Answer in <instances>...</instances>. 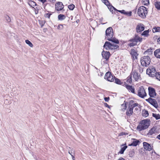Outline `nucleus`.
Instances as JSON below:
<instances>
[{
  "label": "nucleus",
  "instance_id": "1",
  "mask_svg": "<svg viewBox=\"0 0 160 160\" xmlns=\"http://www.w3.org/2000/svg\"><path fill=\"white\" fill-rule=\"evenodd\" d=\"M151 122L150 120L146 119L141 120L137 127V129L139 131H141L148 128L150 126Z\"/></svg>",
  "mask_w": 160,
  "mask_h": 160
},
{
  "label": "nucleus",
  "instance_id": "2",
  "mask_svg": "<svg viewBox=\"0 0 160 160\" xmlns=\"http://www.w3.org/2000/svg\"><path fill=\"white\" fill-rule=\"evenodd\" d=\"M142 41V38L139 37L138 34H135L132 38H131L128 41V42H132L129 43L128 45L130 47H133L136 45L138 42H141Z\"/></svg>",
  "mask_w": 160,
  "mask_h": 160
},
{
  "label": "nucleus",
  "instance_id": "3",
  "mask_svg": "<svg viewBox=\"0 0 160 160\" xmlns=\"http://www.w3.org/2000/svg\"><path fill=\"white\" fill-rule=\"evenodd\" d=\"M148 8L145 6H140L138 9V15L142 18L144 19L146 18V15L148 13Z\"/></svg>",
  "mask_w": 160,
  "mask_h": 160
},
{
  "label": "nucleus",
  "instance_id": "4",
  "mask_svg": "<svg viewBox=\"0 0 160 160\" xmlns=\"http://www.w3.org/2000/svg\"><path fill=\"white\" fill-rule=\"evenodd\" d=\"M151 62V59L148 56L142 57L140 59L141 64L143 67L148 66L150 64Z\"/></svg>",
  "mask_w": 160,
  "mask_h": 160
},
{
  "label": "nucleus",
  "instance_id": "5",
  "mask_svg": "<svg viewBox=\"0 0 160 160\" xmlns=\"http://www.w3.org/2000/svg\"><path fill=\"white\" fill-rule=\"evenodd\" d=\"M158 72L156 71V70L155 68L152 66H150L146 70V73L149 76L154 78L155 77L156 73Z\"/></svg>",
  "mask_w": 160,
  "mask_h": 160
},
{
  "label": "nucleus",
  "instance_id": "6",
  "mask_svg": "<svg viewBox=\"0 0 160 160\" xmlns=\"http://www.w3.org/2000/svg\"><path fill=\"white\" fill-rule=\"evenodd\" d=\"M147 93L145 90L143 86L139 87L137 95L140 98H142L147 96Z\"/></svg>",
  "mask_w": 160,
  "mask_h": 160
},
{
  "label": "nucleus",
  "instance_id": "7",
  "mask_svg": "<svg viewBox=\"0 0 160 160\" xmlns=\"http://www.w3.org/2000/svg\"><path fill=\"white\" fill-rule=\"evenodd\" d=\"M113 76L114 75L111 72L108 71L105 73L104 78L108 81L113 82Z\"/></svg>",
  "mask_w": 160,
  "mask_h": 160
},
{
  "label": "nucleus",
  "instance_id": "8",
  "mask_svg": "<svg viewBox=\"0 0 160 160\" xmlns=\"http://www.w3.org/2000/svg\"><path fill=\"white\" fill-rule=\"evenodd\" d=\"M64 6L62 3L60 2H57L55 5V9L57 11H61L64 12L65 10L63 9Z\"/></svg>",
  "mask_w": 160,
  "mask_h": 160
},
{
  "label": "nucleus",
  "instance_id": "9",
  "mask_svg": "<svg viewBox=\"0 0 160 160\" xmlns=\"http://www.w3.org/2000/svg\"><path fill=\"white\" fill-rule=\"evenodd\" d=\"M148 94L150 98H154L157 95V93L154 88L149 87L148 88Z\"/></svg>",
  "mask_w": 160,
  "mask_h": 160
},
{
  "label": "nucleus",
  "instance_id": "10",
  "mask_svg": "<svg viewBox=\"0 0 160 160\" xmlns=\"http://www.w3.org/2000/svg\"><path fill=\"white\" fill-rule=\"evenodd\" d=\"M101 55L102 58L105 59L106 61H108L111 56L109 51H105L104 50L102 52Z\"/></svg>",
  "mask_w": 160,
  "mask_h": 160
},
{
  "label": "nucleus",
  "instance_id": "11",
  "mask_svg": "<svg viewBox=\"0 0 160 160\" xmlns=\"http://www.w3.org/2000/svg\"><path fill=\"white\" fill-rule=\"evenodd\" d=\"M145 28V27L143 24L138 23L136 26V32L138 33H141L144 30Z\"/></svg>",
  "mask_w": 160,
  "mask_h": 160
},
{
  "label": "nucleus",
  "instance_id": "12",
  "mask_svg": "<svg viewBox=\"0 0 160 160\" xmlns=\"http://www.w3.org/2000/svg\"><path fill=\"white\" fill-rule=\"evenodd\" d=\"M112 35H113V29L112 27H109L106 30V37L107 36V37H111Z\"/></svg>",
  "mask_w": 160,
  "mask_h": 160
},
{
  "label": "nucleus",
  "instance_id": "13",
  "mask_svg": "<svg viewBox=\"0 0 160 160\" xmlns=\"http://www.w3.org/2000/svg\"><path fill=\"white\" fill-rule=\"evenodd\" d=\"M158 126H153L149 131L147 135L148 136L152 135L155 133H158V131L157 130Z\"/></svg>",
  "mask_w": 160,
  "mask_h": 160
},
{
  "label": "nucleus",
  "instance_id": "14",
  "mask_svg": "<svg viewBox=\"0 0 160 160\" xmlns=\"http://www.w3.org/2000/svg\"><path fill=\"white\" fill-rule=\"evenodd\" d=\"M113 35H112L111 38L105 37V39H106L109 41L112 42L116 44H119V42L118 40L115 37H113Z\"/></svg>",
  "mask_w": 160,
  "mask_h": 160
},
{
  "label": "nucleus",
  "instance_id": "15",
  "mask_svg": "<svg viewBox=\"0 0 160 160\" xmlns=\"http://www.w3.org/2000/svg\"><path fill=\"white\" fill-rule=\"evenodd\" d=\"M123 86L125 87L129 91H130L131 92L135 94V89L132 86L129 85L126 83L125 82H124V85H122Z\"/></svg>",
  "mask_w": 160,
  "mask_h": 160
},
{
  "label": "nucleus",
  "instance_id": "16",
  "mask_svg": "<svg viewBox=\"0 0 160 160\" xmlns=\"http://www.w3.org/2000/svg\"><path fill=\"white\" fill-rule=\"evenodd\" d=\"M132 140H133V141L131 143L128 144V146H133L136 147L137 145H139V143H140V141L139 140L137 139L136 138H132Z\"/></svg>",
  "mask_w": 160,
  "mask_h": 160
},
{
  "label": "nucleus",
  "instance_id": "17",
  "mask_svg": "<svg viewBox=\"0 0 160 160\" xmlns=\"http://www.w3.org/2000/svg\"><path fill=\"white\" fill-rule=\"evenodd\" d=\"M143 145L144 148L147 151H150L152 150V148L151 145L148 143L146 142H143Z\"/></svg>",
  "mask_w": 160,
  "mask_h": 160
},
{
  "label": "nucleus",
  "instance_id": "18",
  "mask_svg": "<svg viewBox=\"0 0 160 160\" xmlns=\"http://www.w3.org/2000/svg\"><path fill=\"white\" fill-rule=\"evenodd\" d=\"M126 144H123L121 145V148L120 151L118 152V155L119 154H122L124 153V151L127 148L128 146L126 145Z\"/></svg>",
  "mask_w": 160,
  "mask_h": 160
},
{
  "label": "nucleus",
  "instance_id": "19",
  "mask_svg": "<svg viewBox=\"0 0 160 160\" xmlns=\"http://www.w3.org/2000/svg\"><path fill=\"white\" fill-rule=\"evenodd\" d=\"M108 9L110 11L112 12V14H115L116 13L115 11H116V13H117L118 9L112 6L111 4H110L109 5L108 7Z\"/></svg>",
  "mask_w": 160,
  "mask_h": 160
},
{
  "label": "nucleus",
  "instance_id": "20",
  "mask_svg": "<svg viewBox=\"0 0 160 160\" xmlns=\"http://www.w3.org/2000/svg\"><path fill=\"white\" fill-rule=\"evenodd\" d=\"M133 74V77L136 81H138V80L141 78L140 75L138 74L137 72H132Z\"/></svg>",
  "mask_w": 160,
  "mask_h": 160
},
{
  "label": "nucleus",
  "instance_id": "21",
  "mask_svg": "<svg viewBox=\"0 0 160 160\" xmlns=\"http://www.w3.org/2000/svg\"><path fill=\"white\" fill-rule=\"evenodd\" d=\"M150 104L154 107L155 108H157L158 107V103L156 99L153 98Z\"/></svg>",
  "mask_w": 160,
  "mask_h": 160
},
{
  "label": "nucleus",
  "instance_id": "22",
  "mask_svg": "<svg viewBox=\"0 0 160 160\" xmlns=\"http://www.w3.org/2000/svg\"><path fill=\"white\" fill-rule=\"evenodd\" d=\"M114 76V78H113L114 81V82L115 83H116V84H118V85H122L123 83V82L121 81V80L117 78L114 76Z\"/></svg>",
  "mask_w": 160,
  "mask_h": 160
},
{
  "label": "nucleus",
  "instance_id": "23",
  "mask_svg": "<svg viewBox=\"0 0 160 160\" xmlns=\"http://www.w3.org/2000/svg\"><path fill=\"white\" fill-rule=\"evenodd\" d=\"M112 43L110 42H109L106 41L104 43L103 47H107L109 50H111L112 48Z\"/></svg>",
  "mask_w": 160,
  "mask_h": 160
},
{
  "label": "nucleus",
  "instance_id": "24",
  "mask_svg": "<svg viewBox=\"0 0 160 160\" xmlns=\"http://www.w3.org/2000/svg\"><path fill=\"white\" fill-rule=\"evenodd\" d=\"M28 3L30 7L32 8H34V6L38 5L35 2L32 0H28Z\"/></svg>",
  "mask_w": 160,
  "mask_h": 160
},
{
  "label": "nucleus",
  "instance_id": "25",
  "mask_svg": "<svg viewBox=\"0 0 160 160\" xmlns=\"http://www.w3.org/2000/svg\"><path fill=\"white\" fill-rule=\"evenodd\" d=\"M142 115L143 117L145 118L147 117L149 115V113L148 111L145 109L142 110Z\"/></svg>",
  "mask_w": 160,
  "mask_h": 160
},
{
  "label": "nucleus",
  "instance_id": "26",
  "mask_svg": "<svg viewBox=\"0 0 160 160\" xmlns=\"http://www.w3.org/2000/svg\"><path fill=\"white\" fill-rule=\"evenodd\" d=\"M130 54L133 57V59H134V57L135 56H138V54L137 53V52L136 51V50L134 49H131V50Z\"/></svg>",
  "mask_w": 160,
  "mask_h": 160
},
{
  "label": "nucleus",
  "instance_id": "27",
  "mask_svg": "<svg viewBox=\"0 0 160 160\" xmlns=\"http://www.w3.org/2000/svg\"><path fill=\"white\" fill-rule=\"evenodd\" d=\"M133 113V110L128 108L127 109V111L126 112V114L127 115V118H128V117H130V116H131L132 114Z\"/></svg>",
  "mask_w": 160,
  "mask_h": 160
},
{
  "label": "nucleus",
  "instance_id": "28",
  "mask_svg": "<svg viewBox=\"0 0 160 160\" xmlns=\"http://www.w3.org/2000/svg\"><path fill=\"white\" fill-rule=\"evenodd\" d=\"M149 29L144 31L141 33V35L145 37H148L149 36Z\"/></svg>",
  "mask_w": 160,
  "mask_h": 160
},
{
  "label": "nucleus",
  "instance_id": "29",
  "mask_svg": "<svg viewBox=\"0 0 160 160\" xmlns=\"http://www.w3.org/2000/svg\"><path fill=\"white\" fill-rule=\"evenodd\" d=\"M118 155L117 154H114L113 153H109L108 156V159H115V157Z\"/></svg>",
  "mask_w": 160,
  "mask_h": 160
},
{
  "label": "nucleus",
  "instance_id": "30",
  "mask_svg": "<svg viewBox=\"0 0 160 160\" xmlns=\"http://www.w3.org/2000/svg\"><path fill=\"white\" fill-rule=\"evenodd\" d=\"M153 49H152V48H149L145 51L144 52L143 54H145L147 53H148L149 55H152V50Z\"/></svg>",
  "mask_w": 160,
  "mask_h": 160
},
{
  "label": "nucleus",
  "instance_id": "31",
  "mask_svg": "<svg viewBox=\"0 0 160 160\" xmlns=\"http://www.w3.org/2000/svg\"><path fill=\"white\" fill-rule=\"evenodd\" d=\"M132 72L130 75L127 78V82L131 84L132 82Z\"/></svg>",
  "mask_w": 160,
  "mask_h": 160
},
{
  "label": "nucleus",
  "instance_id": "32",
  "mask_svg": "<svg viewBox=\"0 0 160 160\" xmlns=\"http://www.w3.org/2000/svg\"><path fill=\"white\" fill-rule=\"evenodd\" d=\"M66 18L65 16L62 14H60L58 16V19L59 20L62 21Z\"/></svg>",
  "mask_w": 160,
  "mask_h": 160
},
{
  "label": "nucleus",
  "instance_id": "33",
  "mask_svg": "<svg viewBox=\"0 0 160 160\" xmlns=\"http://www.w3.org/2000/svg\"><path fill=\"white\" fill-rule=\"evenodd\" d=\"M152 31L153 33L160 32V27H153L152 28Z\"/></svg>",
  "mask_w": 160,
  "mask_h": 160
},
{
  "label": "nucleus",
  "instance_id": "34",
  "mask_svg": "<svg viewBox=\"0 0 160 160\" xmlns=\"http://www.w3.org/2000/svg\"><path fill=\"white\" fill-rule=\"evenodd\" d=\"M154 5L155 7L158 10H160V2H155Z\"/></svg>",
  "mask_w": 160,
  "mask_h": 160
},
{
  "label": "nucleus",
  "instance_id": "35",
  "mask_svg": "<svg viewBox=\"0 0 160 160\" xmlns=\"http://www.w3.org/2000/svg\"><path fill=\"white\" fill-rule=\"evenodd\" d=\"M152 116L156 120L160 119V115L159 114H156L153 113H152Z\"/></svg>",
  "mask_w": 160,
  "mask_h": 160
},
{
  "label": "nucleus",
  "instance_id": "36",
  "mask_svg": "<svg viewBox=\"0 0 160 160\" xmlns=\"http://www.w3.org/2000/svg\"><path fill=\"white\" fill-rule=\"evenodd\" d=\"M73 152H74V151L72 150H69V151H68V153L71 156L72 158V160H75V158L74 157V153Z\"/></svg>",
  "mask_w": 160,
  "mask_h": 160
},
{
  "label": "nucleus",
  "instance_id": "37",
  "mask_svg": "<svg viewBox=\"0 0 160 160\" xmlns=\"http://www.w3.org/2000/svg\"><path fill=\"white\" fill-rule=\"evenodd\" d=\"M119 46L117 44H115L112 43V48L111 50H115L118 48Z\"/></svg>",
  "mask_w": 160,
  "mask_h": 160
},
{
  "label": "nucleus",
  "instance_id": "38",
  "mask_svg": "<svg viewBox=\"0 0 160 160\" xmlns=\"http://www.w3.org/2000/svg\"><path fill=\"white\" fill-rule=\"evenodd\" d=\"M102 2L103 3L106 5L108 8L110 4L109 1L108 0H101Z\"/></svg>",
  "mask_w": 160,
  "mask_h": 160
},
{
  "label": "nucleus",
  "instance_id": "39",
  "mask_svg": "<svg viewBox=\"0 0 160 160\" xmlns=\"http://www.w3.org/2000/svg\"><path fill=\"white\" fill-rule=\"evenodd\" d=\"M142 3L144 5L148 6L149 4V0H142Z\"/></svg>",
  "mask_w": 160,
  "mask_h": 160
},
{
  "label": "nucleus",
  "instance_id": "40",
  "mask_svg": "<svg viewBox=\"0 0 160 160\" xmlns=\"http://www.w3.org/2000/svg\"><path fill=\"white\" fill-rule=\"evenodd\" d=\"M75 7V6L73 4H71L69 5L68 6V8L70 10H73Z\"/></svg>",
  "mask_w": 160,
  "mask_h": 160
},
{
  "label": "nucleus",
  "instance_id": "41",
  "mask_svg": "<svg viewBox=\"0 0 160 160\" xmlns=\"http://www.w3.org/2000/svg\"><path fill=\"white\" fill-rule=\"evenodd\" d=\"M47 12H51V13H46L44 14V16L45 18H50L51 15H52V13L53 12H49V11H48Z\"/></svg>",
  "mask_w": 160,
  "mask_h": 160
},
{
  "label": "nucleus",
  "instance_id": "42",
  "mask_svg": "<svg viewBox=\"0 0 160 160\" xmlns=\"http://www.w3.org/2000/svg\"><path fill=\"white\" fill-rule=\"evenodd\" d=\"M25 42L26 44H28L30 47H32L33 46V45L32 43L29 41L27 39L25 40Z\"/></svg>",
  "mask_w": 160,
  "mask_h": 160
},
{
  "label": "nucleus",
  "instance_id": "43",
  "mask_svg": "<svg viewBox=\"0 0 160 160\" xmlns=\"http://www.w3.org/2000/svg\"><path fill=\"white\" fill-rule=\"evenodd\" d=\"M4 18L8 22H10L11 21V19L10 17L7 15H5L4 16Z\"/></svg>",
  "mask_w": 160,
  "mask_h": 160
},
{
  "label": "nucleus",
  "instance_id": "44",
  "mask_svg": "<svg viewBox=\"0 0 160 160\" xmlns=\"http://www.w3.org/2000/svg\"><path fill=\"white\" fill-rule=\"evenodd\" d=\"M135 152L134 151V150H131L129 152V157L131 158L134 155Z\"/></svg>",
  "mask_w": 160,
  "mask_h": 160
},
{
  "label": "nucleus",
  "instance_id": "45",
  "mask_svg": "<svg viewBox=\"0 0 160 160\" xmlns=\"http://www.w3.org/2000/svg\"><path fill=\"white\" fill-rule=\"evenodd\" d=\"M132 12L131 11L129 12H126L124 10V12L123 14L128 16H131L132 15Z\"/></svg>",
  "mask_w": 160,
  "mask_h": 160
},
{
  "label": "nucleus",
  "instance_id": "46",
  "mask_svg": "<svg viewBox=\"0 0 160 160\" xmlns=\"http://www.w3.org/2000/svg\"><path fill=\"white\" fill-rule=\"evenodd\" d=\"M45 22H46V21H45L40 20H39V24L41 26V28H42Z\"/></svg>",
  "mask_w": 160,
  "mask_h": 160
},
{
  "label": "nucleus",
  "instance_id": "47",
  "mask_svg": "<svg viewBox=\"0 0 160 160\" xmlns=\"http://www.w3.org/2000/svg\"><path fill=\"white\" fill-rule=\"evenodd\" d=\"M160 48H159V49H157L154 52V55L156 57H157V55L160 53Z\"/></svg>",
  "mask_w": 160,
  "mask_h": 160
},
{
  "label": "nucleus",
  "instance_id": "48",
  "mask_svg": "<svg viewBox=\"0 0 160 160\" xmlns=\"http://www.w3.org/2000/svg\"><path fill=\"white\" fill-rule=\"evenodd\" d=\"M156 79L160 81V72H158L156 73Z\"/></svg>",
  "mask_w": 160,
  "mask_h": 160
},
{
  "label": "nucleus",
  "instance_id": "49",
  "mask_svg": "<svg viewBox=\"0 0 160 160\" xmlns=\"http://www.w3.org/2000/svg\"><path fill=\"white\" fill-rule=\"evenodd\" d=\"M128 134V133L125 132H120L118 135L119 136H122L123 135H126Z\"/></svg>",
  "mask_w": 160,
  "mask_h": 160
},
{
  "label": "nucleus",
  "instance_id": "50",
  "mask_svg": "<svg viewBox=\"0 0 160 160\" xmlns=\"http://www.w3.org/2000/svg\"><path fill=\"white\" fill-rule=\"evenodd\" d=\"M63 28L62 24H60L58 27V29H62Z\"/></svg>",
  "mask_w": 160,
  "mask_h": 160
},
{
  "label": "nucleus",
  "instance_id": "51",
  "mask_svg": "<svg viewBox=\"0 0 160 160\" xmlns=\"http://www.w3.org/2000/svg\"><path fill=\"white\" fill-rule=\"evenodd\" d=\"M128 102H126L125 101H124V103H123L124 104L123 105H124V110H126V109L127 108V105L128 104Z\"/></svg>",
  "mask_w": 160,
  "mask_h": 160
},
{
  "label": "nucleus",
  "instance_id": "52",
  "mask_svg": "<svg viewBox=\"0 0 160 160\" xmlns=\"http://www.w3.org/2000/svg\"><path fill=\"white\" fill-rule=\"evenodd\" d=\"M104 105L105 106V107L108 108L109 109H110L111 108V107H112L111 106H109V105L107 103L104 102Z\"/></svg>",
  "mask_w": 160,
  "mask_h": 160
},
{
  "label": "nucleus",
  "instance_id": "53",
  "mask_svg": "<svg viewBox=\"0 0 160 160\" xmlns=\"http://www.w3.org/2000/svg\"><path fill=\"white\" fill-rule=\"evenodd\" d=\"M118 12H119L121 13L122 14H123L124 12V10H118L117 11V13L118 14H117L118 15V14L119 15V13H118Z\"/></svg>",
  "mask_w": 160,
  "mask_h": 160
},
{
  "label": "nucleus",
  "instance_id": "54",
  "mask_svg": "<svg viewBox=\"0 0 160 160\" xmlns=\"http://www.w3.org/2000/svg\"><path fill=\"white\" fill-rule=\"evenodd\" d=\"M104 99L105 102H108L109 100H110V98L109 97H104Z\"/></svg>",
  "mask_w": 160,
  "mask_h": 160
},
{
  "label": "nucleus",
  "instance_id": "55",
  "mask_svg": "<svg viewBox=\"0 0 160 160\" xmlns=\"http://www.w3.org/2000/svg\"><path fill=\"white\" fill-rule=\"evenodd\" d=\"M153 98H150H150H148L147 99H146V101H147V102H148L149 103H150L151 102V101L152 100V99Z\"/></svg>",
  "mask_w": 160,
  "mask_h": 160
},
{
  "label": "nucleus",
  "instance_id": "56",
  "mask_svg": "<svg viewBox=\"0 0 160 160\" xmlns=\"http://www.w3.org/2000/svg\"><path fill=\"white\" fill-rule=\"evenodd\" d=\"M134 107L132 105H129V106L128 108L131 109L133 111V108Z\"/></svg>",
  "mask_w": 160,
  "mask_h": 160
},
{
  "label": "nucleus",
  "instance_id": "57",
  "mask_svg": "<svg viewBox=\"0 0 160 160\" xmlns=\"http://www.w3.org/2000/svg\"><path fill=\"white\" fill-rule=\"evenodd\" d=\"M134 102V101L132 100H130L129 102V105H132Z\"/></svg>",
  "mask_w": 160,
  "mask_h": 160
},
{
  "label": "nucleus",
  "instance_id": "58",
  "mask_svg": "<svg viewBox=\"0 0 160 160\" xmlns=\"http://www.w3.org/2000/svg\"><path fill=\"white\" fill-rule=\"evenodd\" d=\"M103 20V18H100L99 19V22L100 23L102 24H105L106 23H102V20Z\"/></svg>",
  "mask_w": 160,
  "mask_h": 160
},
{
  "label": "nucleus",
  "instance_id": "59",
  "mask_svg": "<svg viewBox=\"0 0 160 160\" xmlns=\"http://www.w3.org/2000/svg\"><path fill=\"white\" fill-rule=\"evenodd\" d=\"M38 1H40L43 4H44L45 2H46L47 1V0H38Z\"/></svg>",
  "mask_w": 160,
  "mask_h": 160
},
{
  "label": "nucleus",
  "instance_id": "60",
  "mask_svg": "<svg viewBox=\"0 0 160 160\" xmlns=\"http://www.w3.org/2000/svg\"><path fill=\"white\" fill-rule=\"evenodd\" d=\"M138 105H139L137 103H134L133 104H132V105L133 106V107H134L138 106Z\"/></svg>",
  "mask_w": 160,
  "mask_h": 160
},
{
  "label": "nucleus",
  "instance_id": "61",
  "mask_svg": "<svg viewBox=\"0 0 160 160\" xmlns=\"http://www.w3.org/2000/svg\"><path fill=\"white\" fill-rule=\"evenodd\" d=\"M33 154V152H31V154H32V156H33L34 158L35 159H36V160H37L38 159L36 158V156L35 155L34 156Z\"/></svg>",
  "mask_w": 160,
  "mask_h": 160
},
{
  "label": "nucleus",
  "instance_id": "62",
  "mask_svg": "<svg viewBox=\"0 0 160 160\" xmlns=\"http://www.w3.org/2000/svg\"><path fill=\"white\" fill-rule=\"evenodd\" d=\"M139 71L140 72H142L143 71V68H142L141 67H139Z\"/></svg>",
  "mask_w": 160,
  "mask_h": 160
},
{
  "label": "nucleus",
  "instance_id": "63",
  "mask_svg": "<svg viewBox=\"0 0 160 160\" xmlns=\"http://www.w3.org/2000/svg\"><path fill=\"white\" fill-rule=\"evenodd\" d=\"M156 158L157 159H159L160 158V156L158 154H157Z\"/></svg>",
  "mask_w": 160,
  "mask_h": 160
},
{
  "label": "nucleus",
  "instance_id": "64",
  "mask_svg": "<svg viewBox=\"0 0 160 160\" xmlns=\"http://www.w3.org/2000/svg\"><path fill=\"white\" fill-rule=\"evenodd\" d=\"M156 138L160 140V134L157 136Z\"/></svg>",
  "mask_w": 160,
  "mask_h": 160
}]
</instances>
